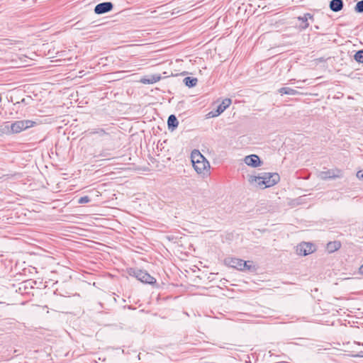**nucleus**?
<instances>
[{
	"label": "nucleus",
	"mask_w": 363,
	"mask_h": 363,
	"mask_svg": "<svg viewBox=\"0 0 363 363\" xmlns=\"http://www.w3.org/2000/svg\"><path fill=\"white\" fill-rule=\"evenodd\" d=\"M128 273L130 276L135 277L143 283L150 285H155L157 283L156 279L145 270L137 268H130Z\"/></svg>",
	"instance_id": "7ed1b4c3"
},
{
	"label": "nucleus",
	"mask_w": 363,
	"mask_h": 363,
	"mask_svg": "<svg viewBox=\"0 0 363 363\" xmlns=\"http://www.w3.org/2000/svg\"><path fill=\"white\" fill-rule=\"evenodd\" d=\"M231 103L232 101L230 99L226 98L223 99L222 102L216 107L218 113H222L227 108L230 106Z\"/></svg>",
	"instance_id": "2eb2a0df"
},
{
	"label": "nucleus",
	"mask_w": 363,
	"mask_h": 363,
	"mask_svg": "<svg viewBox=\"0 0 363 363\" xmlns=\"http://www.w3.org/2000/svg\"><path fill=\"white\" fill-rule=\"evenodd\" d=\"M21 103H26V99H23L21 100Z\"/></svg>",
	"instance_id": "c756f323"
},
{
	"label": "nucleus",
	"mask_w": 363,
	"mask_h": 363,
	"mask_svg": "<svg viewBox=\"0 0 363 363\" xmlns=\"http://www.w3.org/2000/svg\"><path fill=\"white\" fill-rule=\"evenodd\" d=\"M341 247V242L337 240L330 241L326 245V250L329 253H333Z\"/></svg>",
	"instance_id": "f8f14e48"
},
{
	"label": "nucleus",
	"mask_w": 363,
	"mask_h": 363,
	"mask_svg": "<svg viewBox=\"0 0 363 363\" xmlns=\"http://www.w3.org/2000/svg\"><path fill=\"white\" fill-rule=\"evenodd\" d=\"M113 9V4L111 1H104L96 4L94 7V13L98 15L106 13Z\"/></svg>",
	"instance_id": "39448f33"
},
{
	"label": "nucleus",
	"mask_w": 363,
	"mask_h": 363,
	"mask_svg": "<svg viewBox=\"0 0 363 363\" xmlns=\"http://www.w3.org/2000/svg\"><path fill=\"white\" fill-rule=\"evenodd\" d=\"M225 265L241 271L242 259L235 257H227L224 259Z\"/></svg>",
	"instance_id": "0eeeda50"
},
{
	"label": "nucleus",
	"mask_w": 363,
	"mask_h": 363,
	"mask_svg": "<svg viewBox=\"0 0 363 363\" xmlns=\"http://www.w3.org/2000/svg\"><path fill=\"white\" fill-rule=\"evenodd\" d=\"M244 161L246 164L252 167H257L261 165L262 161L257 155H250L245 157Z\"/></svg>",
	"instance_id": "6e6552de"
},
{
	"label": "nucleus",
	"mask_w": 363,
	"mask_h": 363,
	"mask_svg": "<svg viewBox=\"0 0 363 363\" xmlns=\"http://www.w3.org/2000/svg\"><path fill=\"white\" fill-rule=\"evenodd\" d=\"M354 11L357 13H363V0L359 1L356 4Z\"/></svg>",
	"instance_id": "aec40b11"
},
{
	"label": "nucleus",
	"mask_w": 363,
	"mask_h": 363,
	"mask_svg": "<svg viewBox=\"0 0 363 363\" xmlns=\"http://www.w3.org/2000/svg\"><path fill=\"white\" fill-rule=\"evenodd\" d=\"M279 93L281 95L286 94V95H291L294 96L298 94V91L290 87H281L278 90Z\"/></svg>",
	"instance_id": "a211bd4d"
},
{
	"label": "nucleus",
	"mask_w": 363,
	"mask_h": 363,
	"mask_svg": "<svg viewBox=\"0 0 363 363\" xmlns=\"http://www.w3.org/2000/svg\"><path fill=\"white\" fill-rule=\"evenodd\" d=\"M256 269H257V268L253 264L252 261H250V260L245 261L242 259L241 271H242V272L248 271L250 272H254L256 271Z\"/></svg>",
	"instance_id": "ddd939ff"
},
{
	"label": "nucleus",
	"mask_w": 363,
	"mask_h": 363,
	"mask_svg": "<svg viewBox=\"0 0 363 363\" xmlns=\"http://www.w3.org/2000/svg\"><path fill=\"white\" fill-rule=\"evenodd\" d=\"M355 357H363V351L359 352Z\"/></svg>",
	"instance_id": "bb28decb"
},
{
	"label": "nucleus",
	"mask_w": 363,
	"mask_h": 363,
	"mask_svg": "<svg viewBox=\"0 0 363 363\" xmlns=\"http://www.w3.org/2000/svg\"><path fill=\"white\" fill-rule=\"evenodd\" d=\"M354 59L358 63L363 64V50L357 51L354 55Z\"/></svg>",
	"instance_id": "6ab92c4d"
},
{
	"label": "nucleus",
	"mask_w": 363,
	"mask_h": 363,
	"mask_svg": "<svg viewBox=\"0 0 363 363\" xmlns=\"http://www.w3.org/2000/svg\"><path fill=\"white\" fill-rule=\"evenodd\" d=\"M192 164L199 162L202 160H206L203 155L198 150H194L191 154Z\"/></svg>",
	"instance_id": "4468645a"
},
{
	"label": "nucleus",
	"mask_w": 363,
	"mask_h": 363,
	"mask_svg": "<svg viewBox=\"0 0 363 363\" xmlns=\"http://www.w3.org/2000/svg\"><path fill=\"white\" fill-rule=\"evenodd\" d=\"M36 125V122L30 120L16 121L11 124L10 126L6 125V133H19L23 130L32 128Z\"/></svg>",
	"instance_id": "f03ea898"
},
{
	"label": "nucleus",
	"mask_w": 363,
	"mask_h": 363,
	"mask_svg": "<svg viewBox=\"0 0 363 363\" xmlns=\"http://www.w3.org/2000/svg\"><path fill=\"white\" fill-rule=\"evenodd\" d=\"M359 274H363V264L360 266L359 269Z\"/></svg>",
	"instance_id": "cd10ccee"
},
{
	"label": "nucleus",
	"mask_w": 363,
	"mask_h": 363,
	"mask_svg": "<svg viewBox=\"0 0 363 363\" xmlns=\"http://www.w3.org/2000/svg\"><path fill=\"white\" fill-rule=\"evenodd\" d=\"M183 82L185 84V86L189 88H192L196 85L198 79L196 77H186L184 79Z\"/></svg>",
	"instance_id": "dca6fc26"
},
{
	"label": "nucleus",
	"mask_w": 363,
	"mask_h": 363,
	"mask_svg": "<svg viewBox=\"0 0 363 363\" xmlns=\"http://www.w3.org/2000/svg\"><path fill=\"white\" fill-rule=\"evenodd\" d=\"M178 125H179V121H178L177 117L175 116V115H173V114L170 115L167 119L168 129L171 131H173L178 127Z\"/></svg>",
	"instance_id": "9b49d317"
},
{
	"label": "nucleus",
	"mask_w": 363,
	"mask_h": 363,
	"mask_svg": "<svg viewBox=\"0 0 363 363\" xmlns=\"http://www.w3.org/2000/svg\"><path fill=\"white\" fill-rule=\"evenodd\" d=\"M280 180V177L277 173L263 172L258 176H250L249 182L251 184L257 183V186L262 189L271 187L277 184Z\"/></svg>",
	"instance_id": "f257e3e1"
},
{
	"label": "nucleus",
	"mask_w": 363,
	"mask_h": 363,
	"mask_svg": "<svg viewBox=\"0 0 363 363\" xmlns=\"http://www.w3.org/2000/svg\"><path fill=\"white\" fill-rule=\"evenodd\" d=\"M342 0H331L329 4L330 9L333 12H339L343 9Z\"/></svg>",
	"instance_id": "1a4fd4ad"
},
{
	"label": "nucleus",
	"mask_w": 363,
	"mask_h": 363,
	"mask_svg": "<svg viewBox=\"0 0 363 363\" xmlns=\"http://www.w3.org/2000/svg\"><path fill=\"white\" fill-rule=\"evenodd\" d=\"M357 177L363 181V170H360L357 173Z\"/></svg>",
	"instance_id": "393cba45"
},
{
	"label": "nucleus",
	"mask_w": 363,
	"mask_h": 363,
	"mask_svg": "<svg viewBox=\"0 0 363 363\" xmlns=\"http://www.w3.org/2000/svg\"><path fill=\"white\" fill-rule=\"evenodd\" d=\"M325 174H326V175L324 177V178H334L335 177L334 175H330V172H327Z\"/></svg>",
	"instance_id": "a878e982"
},
{
	"label": "nucleus",
	"mask_w": 363,
	"mask_h": 363,
	"mask_svg": "<svg viewBox=\"0 0 363 363\" xmlns=\"http://www.w3.org/2000/svg\"><path fill=\"white\" fill-rule=\"evenodd\" d=\"M221 113H218V111L217 110V108H216V109L211 111L206 116H207V118H214V117L218 116Z\"/></svg>",
	"instance_id": "5701e85b"
},
{
	"label": "nucleus",
	"mask_w": 363,
	"mask_h": 363,
	"mask_svg": "<svg viewBox=\"0 0 363 363\" xmlns=\"http://www.w3.org/2000/svg\"><path fill=\"white\" fill-rule=\"evenodd\" d=\"M192 165L194 167V169L198 174H203V175H205L206 173L208 172V169L210 168V164L206 159L202 160L199 162H196Z\"/></svg>",
	"instance_id": "423d86ee"
},
{
	"label": "nucleus",
	"mask_w": 363,
	"mask_h": 363,
	"mask_svg": "<svg viewBox=\"0 0 363 363\" xmlns=\"http://www.w3.org/2000/svg\"><path fill=\"white\" fill-rule=\"evenodd\" d=\"M91 134H98L100 136H103V135H107L108 133L103 128H97V129L93 130L91 132Z\"/></svg>",
	"instance_id": "412c9836"
},
{
	"label": "nucleus",
	"mask_w": 363,
	"mask_h": 363,
	"mask_svg": "<svg viewBox=\"0 0 363 363\" xmlns=\"http://www.w3.org/2000/svg\"><path fill=\"white\" fill-rule=\"evenodd\" d=\"M306 16H307V18H308V21H311V22H313L314 21V16L310 13H306Z\"/></svg>",
	"instance_id": "b1692460"
},
{
	"label": "nucleus",
	"mask_w": 363,
	"mask_h": 363,
	"mask_svg": "<svg viewBox=\"0 0 363 363\" xmlns=\"http://www.w3.org/2000/svg\"><path fill=\"white\" fill-rule=\"evenodd\" d=\"M91 201V199L88 196H84L79 199L78 203L79 204H84L87 203Z\"/></svg>",
	"instance_id": "4be33fe9"
},
{
	"label": "nucleus",
	"mask_w": 363,
	"mask_h": 363,
	"mask_svg": "<svg viewBox=\"0 0 363 363\" xmlns=\"http://www.w3.org/2000/svg\"><path fill=\"white\" fill-rule=\"evenodd\" d=\"M160 74H156L145 77L140 79V82L145 84H151L160 81Z\"/></svg>",
	"instance_id": "9d476101"
},
{
	"label": "nucleus",
	"mask_w": 363,
	"mask_h": 363,
	"mask_svg": "<svg viewBox=\"0 0 363 363\" xmlns=\"http://www.w3.org/2000/svg\"><path fill=\"white\" fill-rule=\"evenodd\" d=\"M315 246L311 242H303L297 246L296 251L298 255L306 256L315 251Z\"/></svg>",
	"instance_id": "20e7f679"
},
{
	"label": "nucleus",
	"mask_w": 363,
	"mask_h": 363,
	"mask_svg": "<svg viewBox=\"0 0 363 363\" xmlns=\"http://www.w3.org/2000/svg\"><path fill=\"white\" fill-rule=\"evenodd\" d=\"M297 19L301 21L299 25V28L301 30H306L309 26V23L306 16V14L304 13L303 16H300L297 17Z\"/></svg>",
	"instance_id": "f3484780"
},
{
	"label": "nucleus",
	"mask_w": 363,
	"mask_h": 363,
	"mask_svg": "<svg viewBox=\"0 0 363 363\" xmlns=\"http://www.w3.org/2000/svg\"><path fill=\"white\" fill-rule=\"evenodd\" d=\"M318 60L319 62H325V60L323 57H320V58L318 59Z\"/></svg>",
	"instance_id": "c85d7f7f"
}]
</instances>
